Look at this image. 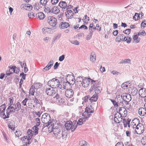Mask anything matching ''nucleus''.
I'll return each instance as SVG.
<instances>
[{
  "mask_svg": "<svg viewBox=\"0 0 146 146\" xmlns=\"http://www.w3.org/2000/svg\"><path fill=\"white\" fill-rule=\"evenodd\" d=\"M53 132L57 139H66L67 134L64 131H61L59 127H56L54 128Z\"/></svg>",
  "mask_w": 146,
  "mask_h": 146,
  "instance_id": "nucleus-1",
  "label": "nucleus"
},
{
  "mask_svg": "<svg viewBox=\"0 0 146 146\" xmlns=\"http://www.w3.org/2000/svg\"><path fill=\"white\" fill-rule=\"evenodd\" d=\"M48 85L49 86L53 88H59L60 84L58 80L54 78L48 81Z\"/></svg>",
  "mask_w": 146,
  "mask_h": 146,
  "instance_id": "nucleus-2",
  "label": "nucleus"
},
{
  "mask_svg": "<svg viewBox=\"0 0 146 146\" xmlns=\"http://www.w3.org/2000/svg\"><path fill=\"white\" fill-rule=\"evenodd\" d=\"M51 117L50 115L48 113H45L42 115L41 117L42 122L46 125L51 122Z\"/></svg>",
  "mask_w": 146,
  "mask_h": 146,
  "instance_id": "nucleus-3",
  "label": "nucleus"
},
{
  "mask_svg": "<svg viewBox=\"0 0 146 146\" xmlns=\"http://www.w3.org/2000/svg\"><path fill=\"white\" fill-rule=\"evenodd\" d=\"M85 121V119L84 117H82L79 119L78 122L76 121H73V125L72 129V131H74L77 126L82 125Z\"/></svg>",
  "mask_w": 146,
  "mask_h": 146,
  "instance_id": "nucleus-4",
  "label": "nucleus"
},
{
  "mask_svg": "<svg viewBox=\"0 0 146 146\" xmlns=\"http://www.w3.org/2000/svg\"><path fill=\"white\" fill-rule=\"evenodd\" d=\"M144 131V126L143 124L140 123L138 124L135 127V131L138 134H142Z\"/></svg>",
  "mask_w": 146,
  "mask_h": 146,
  "instance_id": "nucleus-5",
  "label": "nucleus"
},
{
  "mask_svg": "<svg viewBox=\"0 0 146 146\" xmlns=\"http://www.w3.org/2000/svg\"><path fill=\"white\" fill-rule=\"evenodd\" d=\"M19 67L15 66H8L6 73H19Z\"/></svg>",
  "mask_w": 146,
  "mask_h": 146,
  "instance_id": "nucleus-6",
  "label": "nucleus"
},
{
  "mask_svg": "<svg viewBox=\"0 0 146 146\" xmlns=\"http://www.w3.org/2000/svg\"><path fill=\"white\" fill-rule=\"evenodd\" d=\"M121 97L124 100V102L125 103L126 105H128V102L131 100L130 95L126 93L122 94L121 95Z\"/></svg>",
  "mask_w": 146,
  "mask_h": 146,
  "instance_id": "nucleus-7",
  "label": "nucleus"
},
{
  "mask_svg": "<svg viewBox=\"0 0 146 146\" xmlns=\"http://www.w3.org/2000/svg\"><path fill=\"white\" fill-rule=\"evenodd\" d=\"M47 21L49 25L53 27L57 24V19L53 17H49L48 18Z\"/></svg>",
  "mask_w": 146,
  "mask_h": 146,
  "instance_id": "nucleus-8",
  "label": "nucleus"
},
{
  "mask_svg": "<svg viewBox=\"0 0 146 146\" xmlns=\"http://www.w3.org/2000/svg\"><path fill=\"white\" fill-rule=\"evenodd\" d=\"M5 109L6 106L5 104H3L0 106V116L4 119L7 118V115H6L4 113Z\"/></svg>",
  "mask_w": 146,
  "mask_h": 146,
  "instance_id": "nucleus-9",
  "label": "nucleus"
},
{
  "mask_svg": "<svg viewBox=\"0 0 146 146\" xmlns=\"http://www.w3.org/2000/svg\"><path fill=\"white\" fill-rule=\"evenodd\" d=\"M21 140L22 141L23 145L27 146L29 145L32 142L31 139H30L27 136H25L22 137Z\"/></svg>",
  "mask_w": 146,
  "mask_h": 146,
  "instance_id": "nucleus-10",
  "label": "nucleus"
},
{
  "mask_svg": "<svg viewBox=\"0 0 146 146\" xmlns=\"http://www.w3.org/2000/svg\"><path fill=\"white\" fill-rule=\"evenodd\" d=\"M66 80L72 85H73L75 82V79L73 75L72 74H68L67 75Z\"/></svg>",
  "mask_w": 146,
  "mask_h": 146,
  "instance_id": "nucleus-11",
  "label": "nucleus"
},
{
  "mask_svg": "<svg viewBox=\"0 0 146 146\" xmlns=\"http://www.w3.org/2000/svg\"><path fill=\"white\" fill-rule=\"evenodd\" d=\"M84 80L83 81L82 83L80 86V87L82 86L84 88L88 87L90 83V80L89 78H86L85 77L84 78Z\"/></svg>",
  "mask_w": 146,
  "mask_h": 146,
  "instance_id": "nucleus-12",
  "label": "nucleus"
},
{
  "mask_svg": "<svg viewBox=\"0 0 146 146\" xmlns=\"http://www.w3.org/2000/svg\"><path fill=\"white\" fill-rule=\"evenodd\" d=\"M11 106V105H10L6 110L7 116V118L9 117L10 113L14 112L15 111H16L15 108H14V107Z\"/></svg>",
  "mask_w": 146,
  "mask_h": 146,
  "instance_id": "nucleus-13",
  "label": "nucleus"
},
{
  "mask_svg": "<svg viewBox=\"0 0 146 146\" xmlns=\"http://www.w3.org/2000/svg\"><path fill=\"white\" fill-rule=\"evenodd\" d=\"M74 95L73 90L71 89H67L66 90L65 95L66 97L68 98H71Z\"/></svg>",
  "mask_w": 146,
  "mask_h": 146,
  "instance_id": "nucleus-14",
  "label": "nucleus"
},
{
  "mask_svg": "<svg viewBox=\"0 0 146 146\" xmlns=\"http://www.w3.org/2000/svg\"><path fill=\"white\" fill-rule=\"evenodd\" d=\"M71 85H72L70 84V83L66 81V82H63L62 86L60 84V86L59 87V89L63 90L66 88H69Z\"/></svg>",
  "mask_w": 146,
  "mask_h": 146,
  "instance_id": "nucleus-15",
  "label": "nucleus"
},
{
  "mask_svg": "<svg viewBox=\"0 0 146 146\" xmlns=\"http://www.w3.org/2000/svg\"><path fill=\"white\" fill-rule=\"evenodd\" d=\"M121 115V113L117 112L115 115L114 118V121L115 123H119L120 122L119 120L121 119L122 118Z\"/></svg>",
  "mask_w": 146,
  "mask_h": 146,
  "instance_id": "nucleus-16",
  "label": "nucleus"
},
{
  "mask_svg": "<svg viewBox=\"0 0 146 146\" xmlns=\"http://www.w3.org/2000/svg\"><path fill=\"white\" fill-rule=\"evenodd\" d=\"M45 92L49 96H53L55 93V91L53 90V88H47L46 89Z\"/></svg>",
  "mask_w": 146,
  "mask_h": 146,
  "instance_id": "nucleus-17",
  "label": "nucleus"
},
{
  "mask_svg": "<svg viewBox=\"0 0 146 146\" xmlns=\"http://www.w3.org/2000/svg\"><path fill=\"white\" fill-rule=\"evenodd\" d=\"M126 38V37L123 34H119V35L115 39V41L116 42H120L121 41H125V39Z\"/></svg>",
  "mask_w": 146,
  "mask_h": 146,
  "instance_id": "nucleus-18",
  "label": "nucleus"
},
{
  "mask_svg": "<svg viewBox=\"0 0 146 146\" xmlns=\"http://www.w3.org/2000/svg\"><path fill=\"white\" fill-rule=\"evenodd\" d=\"M73 123L72 124V123L71 121H67L66 122L65 124V126L66 129L68 130H69L72 128L73 125Z\"/></svg>",
  "mask_w": 146,
  "mask_h": 146,
  "instance_id": "nucleus-19",
  "label": "nucleus"
},
{
  "mask_svg": "<svg viewBox=\"0 0 146 146\" xmlns=\"http://www.w3.org/2000/svg\"><path fill=\"white\" fill-rule=\"evenodd\" d=\"M139 93L142 97H146V89L142 88L139 90Z\"/></svg>",
  "mask_w": 146,
  "mask_h": 146,
  "instance_id": "nucleus-20",
  "label": "nucleus"
},
{
  "mask_svg": "<svg viewBox=\"0 0 146 146\" xmlns=\"http://www.w3.org/2000/svg\"><path fill=\"white\" fill-rule=\"evenodd\" d=\"M81 76L78 77L77 78V81L76 82V85H77V87L79 88L80 86L84 80V78Z\"/></svg>",
  "mask_w": 146,
  "mask_h": 146,
  "instance_id": "nucleus-21",
  "label": "nucleus"
},
{
  "mask_svg": "<svg viewBox=\"0 0 146 146\" xmlns=\"http://www.w3.org/2000/svg\"><path fill=\"white\" fill-rule=\"evenodd\" d=\"M42 31L43 33L44 34H45L46 33H48L51 34L53 33L52 29L46 27H44L42 29Z\"/></svg>",
  "mask_w": 146,
  "mask_h": 146,
  "instance_id": "nucleus-22",
  "label": "nucleus"
},
{
  "mask_svg": "<svg viewBox=\"0 0 146 146\" xmlns=\"http://www.w3.org/2000/svg\"><path fill=\"white\" fill-rule=\"evenodd\" d=\"M138 113L141 116H144L146 113V109L143 108H141L139 109Z\"/></svg>",
  "mask_w": 146,
  "mask_h": 146,
  "instance_id": "nucleus-23",
  "label": "nucleus"
},
{
  "mask_svg": "<svg viewBox=\"0 0 146 146\" xmlns=\"http://www.w3.org/2000/svg\"><path fill=\"white\" fill-rule=\"evenodd\" d=\"M44 127H48H48V130L49 132H52V131L53 132L54 129V125H52L51 123H48L46 125H44Z\"/></svg>",
  "mask_w": 146,
  "mask_h": 146,
  "instance_id": "nucleus-24",
  "label": "nucleus"
},
{
  "mask_svg": "<svg viewBox=\"0 0 146 146\" xmlns=\"http://www.w3.org/2000/svg\"><path fill=\"white\" fill-rule=\"evenodd\" d=\"M96 55L94 52L91 53L90 56V60L92 62H95L96 60Z\"/></svg>",
  "mask_w": 146,
  "mask_h": 146,
  "instance_id": "nucleus-25",
  "label": "nucleus"
},
{
  "mask_svg": "<svg viewBox=\"0 0 146 146\" xmlns=\"http://www.w3.org/2000/svg\"><path fill=\"white\" fill-rule=\"evenodd\" d=\"M139 119H135L133 120L131 123V125L133 126L134 128H135L136 126L139 123Z\"/></svg>",
  "mask_w": 146,
  "mask_h": 146,
  "instance_id": "nucleus-26",
  "label": "nucleus"
},
{
  "mask_svg": "<svg viewBox=\"0 0 146 146\" xmlns=\"http://www.w3.org/2000/svg\"><path fill=\"white\" fill-rule=\"evenodd\" d=\"M13 106L16 111H18L21 108V103L19 102H18L17 103L14 104Z\"/></svg>",
  "mask_w": 146,
  "mask_h": 146,
  "instance_id": "nucleus-27",
  "label": "nucleus"
},
{
  "mask_svg": "<svg viewBox=\"0 0 146 146\" xmlns=\"http://www.w3.org/2000/svg\"><path fill=\"white\" fill-rule=\"evenodd\" d=\"M94 111V110L91 106H88L86 108L85 112H86L93 113Z\"/></svg>",
  "mask_w": 146,
  "mask_h": 146,
  "instance_id": "nucleus-28",
  "label": "nucleus"
},
{
  "mask_svg": "<svg viewBox=\"0 0 146 146\" xmlns=\"http://www.w3.org/2000/svg\"><path fill=\"white\" fill-rule=\"evenodd\" d=\"M90 80H91L92 86L91 88V89L93 90L94 88L98 86V81L92 80L90 79Z\"/></svg>",
  "mask_w": 146,
  "mask_h": 146,
  "instance_id": "nucleus-29",
  "label": "nucleus"
},
{
  "mask_svg": "<svg viewBox=\"0 0 146 146\" xmlns=\"http://www.w3.org/2000/svg\"><path fill=\"white\" fill-rule=\"evenodd\" d=\"M60 7L62 9H65L67 7V4L65 1H61L59 4Z\"/></svg>",
  "mask_w": 146,
  "mask_h": 146,
  "instance_id": "nucleus-30",
  "label": "nucleus"
},
{
  "mask_svg": "<svg viewBox=\"0 0 146 146\" xmlns=\"http://www.w3.org/2000/svg\"><path fill=\"white\" fill-rule=\"evenodd\" d=\"M27 135L26 136L30 139H31L33 135H34V131L30 129H29L27 131Z\"/></svg>",
  "mask_w": 146,
  "mask_h": 146,
  "instance_id": "nucleus-31",
  "label": "nucleus"
},
{
  "mask_svg": "<svg viewBox=\"0 0 146 146\" xmlns=\"http://www.w3.org/2000/svg\"><path fill=\"white\" fill-rule=\"evenodd\" d=\"M51 7L50 5L49 6L47 5H45L44 9V11L47 13H49L51 12L52 13V7L50 8Z\"/></svg>",
  "mask_w": 146,
  "mask_h": 146,
  "instance_id": "nucleus-32",
  "label": "nucleus"
},
{
  "mask_svg": "<svg viewBox=\"0 0 146 146\" xmlns=\"http://www.w3.org/2000/svg\"><path fill=\"white\" fill-rule=\"evenodd\" d=\"M130 86V83L128 82H126L123 83L121 85L122 88L124 89H127Z\"/></svg>",
  "mask_w": 146,
  "mask_h": 146,
  "instance_id": "nucleus-33",
  "label": "nucleus"
},
{
  "mask_svg": "<svg viewBox=\"0 0 146 146\" xmlns=\"http://www.w3.org/2000/svg\"><path fill=\"white\" fill-rule=\"evenodd\" d=\"M61 27L62 29L66 28L70 26L69 23L65 22H62L61 23Z\"/></svg>",
  "mask_w": 146,
  "mask_h": 146,
  "instance_id": "nucleus-34",
  "label": "nucleus"
},
{
  "mask_svg": "<svg viewBox=\"0 0 146 146\" xmlns=\"http://www.w3.org/2000/svg\"><path fill=\"white\" fill-rule=\"evenodd\" d=\"M36 15L40 20L43 19L45 17V15L42 12L38 13Z\"/></svg>",
  "mask_w": 146,
  "mask_h": 146,
  "instance_id": "nucleus-35",
  "label": "nucleus"
},
{
  "mask_svg": "<svg viewBox=\"0 0 146 146\" xmlns=\"http://www.w3.org/2000/svg\"><path fill=\"white\" fill-rule=\"evenodd\" d=\"M131 94L133 96H134L136 95L137 93L138 90L135 87H133L131 88Z\"/></svg>",
  "mask_w": 146,
  "mask_h": 146,
  "instance_id": "nucleus-36",
  "label": "nucleus"
},
{
  "mask_svg": "<svg viewBox=\"0 0 146 146\" xmlns=\"http://www.w3.org/2000/svg\"><path fill=\"white\" fill-rule=\"evenodd\" d=\"M98 98V96L97 94H94L92 97H90V99L91 102L92 103L93 102L96 101Z\"/></svg>",
  "mask_w": 146,
  "mask_h": 146,
  "instance_id": "nucleus-37",
  "label": "nucleus"
},
{
  "mask_svg": "<svg viewBox=\"0 0 146 146\" xmlns=\"http://www.w3.org/2000/svg\"><path fill=\"white\" fill-rule=\"evenodd\" d=\"M132 38L133 39V42L136 43L139 42L141 39L140 38L138 37V36L136 35H134L133 36Z\"/></svg>",
  "mask_w": 146,
  "mask_h": 146,
  "instance_id": "nucleus-38",
  "label": "nucleus"
},
{
  "mask_svg": "<svg viewBox=\"0 0 146 146\" xmlns=\"http://www.w3.org/2000/svg\"><path fill=\"white\" fill-rule=\"evenodd\" d=\"M59 12L60 10L57 7H52V13L56 14L59 13Z\"/></svg>",
  "mask_w": 146,
  "mask_h": 146,
  "instance_id": "nucleus-39",
  "label": "nucleus"
},
{
  "mask_svg": "<svg viewBox=\"0 0 146 146\" xmlns=\"http://www.w3.org/2000/svg\"><path fill=\"white\" fill-rule=\"evenodd\" d=\"M120 99V98H118L117 99V103L118 105H119V106H123L124 105V100L121 98Z\"/></svg>",
  "mask_w": 146,
  "mask_h": 146,
  "instance_id": "nucleus-40",
  "label": "nucleus"
},
{
  "mask_svg": "<svg viewBox=\"0 0 146 146\" xmlns=\"http://www.w3.org/2000/svg\"><path fill=\"white\" fill-rule=\"evenodd\" d=\"M95 93L98 95V94L100 93L102 90L101 87L99 86H97L94 88Z\"/></svg>",
  "mask_w": 146,
  "mask_h": 146,
  "instance_id": "nucleus-41",
  "label": "nucleus"
},
{
  "mask_svg": "<svg viewBox=\"0 0 146 146\" xmlns=\"http://www.w3.org/2000/svg\"><path fill=\"white\" fill-rule=\"evenodd\" d=\"M90 113L85 112L82 113V116H84V118L85 119H88V117L90 116L91 114Z\"/></svg>",
  "mask_w": 146,
  "mask_h": 146,
  "instance_id": "nucleus-42",
  "label": "nucleus"
},
{
  "mask_svg": "<svg viewBox=\"0 0 146 146\" xmlns=\"http://www.w3.org/2000/svg\"><path fill=\"white\" fill-rule=\"evenodd\" d=\"M42 85L40 83H36L34 84V87L36 89H38L42 87Z\"/></svg>",
  "mask_w": 146,
  "mask_h": 146,
  "instance_id": "nucleus-43",
  "label": "nucleus"
},
{
  "mask_svg": "<svg viewBox=\"0 0 146 146\" xmlns=\"http://www.w3.org/2000/svg\"><path fill=\"white\" fill-rule=\"evenodd\" d=\"M35 89L34 86L32 85L31 87L29 90V94H31L32 95H34L35 92Z\"/></svg>",
  "mask_w": 146,
  "mask_h": 146,
  "instance_id": "nucleus-44",
  "label": "nucleus"
},
{
  "mask_svg": "<svg viewBox=\"0 0 146 146\" xmlns=\"http://www.w3.org/2000/svg\"><path fill=\"white\" fill-rule=\"evenodd\" d=\"M38 126H34L32 128V129H33L34 131V135H35L38 133V128L37 127Z\"/></svg>",
  "mask_w": 146,
  "mask_h": 146,
  "instance_id": "nucleus-45",
  "label": "nucleus"
},
{
  "mask_svg": "<svg viewBox=\"0 0 146 146\" xmlns=\"http://www.w3.org/2000/svg\"><path fill=\"white\" fill-rule=\"evenodd\" d=\"M90 97L89 96H86L84 98V101L85 102H88L89 103H91L90 99Z\"/></svg>",
  "mask_w": 146,
  "mask_h": 146,
  "instance_id": "nucleus-46",
  "label": "nucleus"
},
{
  "mask_svg": "<svg viewBox=\"0 0 146 146\" xmlns=\"http://www.w3.org/2000/svg\"><path fill=\"white\" fill-rule=\"evenodd\" d=\"M33 8V7L30 4H26L25 10L30 11L32 10Z\"/></svg>",
  "mask_w": 146,
  "mask_h": 146,
  "instance_id": "nucleus-47",
  "label": "nucleus"
},
{
  "mask_svg": "<svg viewBox=\"0 0 146 146\" xmlns=\"http://www.w3.org/2000/svg\"><path fill=\"white\" fill-rule=\"evenodd\" d=\"M140 18L139 14L137 13H136L135 15L133 16V19L135 21L138 20Z\"/></svg>",
  "mask_w": 146,
  "mask_h": 146,
  "instance_id": "nucleus-48",
  "label": "nucleus"
},
{
  "mask_svg": "<svg viewBox=\"0 0 146 146\" xmlns=\"http://www.w3.org/2000/svg\"><path fill=\"white\" fill-rule=\"evenodd\" d=\"M141 142L143 145H146V136H144L141 139Z\"/></svg>",
  "mask_w": 146,
  "mask_h": 146,
  "instance_id": "nucleus-49",
  "label": "nucleus"
},
{
  "mask_svg": "<svg viewBox=\"0 0 146 146\" xmlns=\"http://www.w3.org/2000/svg\"><path fill=\"white\" fill-rule=\"evenodd\" d=\"M123 122L124 123V127H126L127 125H128V127H130V125L129 123H128V122H127V121L125 119H123Z\"/></svg>",
  "mask_w": 146,
  "mask_h": 146,
  "instance_id": "nucleus-50",
  "label": "nucleus"
},
{
  "mask_svg": "<svg viewBox=\"0 0 146 146\" xmlns=\"http://www.w3.org/2000/svg\"><path fill=\"white\" fill-rule=\"evenodd\" d=\"M119 111H121L124 113V115H126L127 111V110L123 108H121L119 110Z\"/></svg>",
  "mask_w": 146,
  "mask_h": 146,
  "instance_id": "nucleus-51",
  "label": "nucleus"
},
{
  "mask_svg": "<svg viewBox=\"0 0 146 146\" xmlns=\"http://www.w3.org/2000/svg\"><path fill=\"white\" fill-rule=\"evenodd\" d=\"M35 120L36 125V126H39L40 123V119L38 118H37L35 119Z\"/></svg>",
  "mask_w": 146,
  "mask_h": 146,
  "instance_id": "nucleus-52",
  "label": "nucleus"
},
{
  "mask_svg": "<svg viewBox=\"0 0 146 146\" xmlns=\"http://www.w3.org/2000/svg\"><path fill=\"white\" fill-rule=\"evenodd\" d=\"M139 36L141 35L143 36H145L146 35V33L144 30H143L142 31H140L137 34Z\"/></svg>",
  "mask_w": 146,
  "mask_h": 146,
  "instance_id": "nucleus-53",
  "label": "nucleus"
},
{
  "mask_svg": "<svg viewBox=\"0 0 146 146\" xmlns=\"http://www.w3.org/2000/svg\"><path fill=\"white\" fill-rule=\"evenodd\" d=\"M42 113V112L40 111L38 112L35 111L34 112V114L37 115L38 117H40V115Z\"/></svg>",
  "mask_w": 146,
  "mask_h": 146,
  "instance_id": "nucleus-54",
  "label": "nucleus"
},
{
  "mask_svg": "<svg viewBox=\"0 0 146 146\" xmlns=\"http://www.w3.org/2000/svg\"><path fill=\"white\" fill-rule=\"evenodd\" d=\"M11 74H7V75L5 76V75L4 74H1L0 75V79H3L4 77L6 78L7 77V76H10Z\"/></svg>",
  "mask_w": 146,
  "mask_h": 146,
  "instance_id": "nucleus-55",
  "label": "nucleus"
},
{
  "mask_svg": "<svg viewBox=\"0 0 146 146\" xmlns=\"http://www.w3.org/2000/svg\"><path fill=\"white\" fill-rule=\"evenodd\" d=\"M110 100L112 102L114 107H116L119 106L118 105L117 102H116L115 101L113 100H112L111 99H110Z\"/></svg>",
  "mask_w": 146,
  "mask_h": 146,
  "instance_id": "nucleus-56",
  "label": "nucleus"
},
{
  "mask_svg": "<svg viewBox=\"0 0 146 146\" xmlns=\"http://www.w3.org/2000/svg\"><path fill=\"white\" fill-rule=\"evenodd\" d=\"M33 6L35 10H38L40 8L38 4L37 3H35L34 5Z\"/></svg>",
  "mask_w": 146,
  "mask_h": 146,
  "instance_id": "nucleus-57",
  "label": "nucleus"
},
{
  "mask_svg": "<svg viewBox=\"0 0 146 146\" xmlns=\"http://www.w3.org/2000/svg\"><path fill=\"white\" fill-rule=\"evenodd\" d=\"M89 17H88L87 15H85L84 17L82 20L84 23H86L87 22L86 20H87L88 21H89Z\"/></svg>",
  "mask_w": 146,
  "mask_h": 146,
  "instance_id": "nucleus-58",
  "label": "nucleus"
},
{
  "mask_svg": "<svg viewBox=\"0 0 146 146\" xmlns=\"http://www.w3.org/2000/svg\"><path fill=\"white\" fill-rule=\"evenodd\" d=\"M15 134L17 137H19L21 135L22 132L20 131H16L15 132Z\"/></svg>",
  "mask_w": 146,
  "mask_h": 146,
  "instance_id": "nucleus-59",
  "label": "nucleus"
},
{
  "mask_svg": "<svg viewBox=\"0 0 146 146\" xmlns=\"http://www.w3.org/2000/svg\"><path fill=\"white\" fill-rule=\"evenodd\" d=\"M28 16L30 18H33L35 17L34 14L32 12H30L28 14Z\"/></svg>",
  "mask_w": 146,
  "mask_h": 146,
  "instance_id": "nucleus-60",
  "label": "nucleus"
},
{
  "mask_svg": "<svg viewBox=\"0 0 146 146\" xmlns=\"http://www.w3.org/2000/svg\"><path fill=\"white\" fill-rule=\"evenodd\" d=\"M131 30L130 29H127L126 30L123 31V32L124 33L127 35H129L131 32Z\"/></svg>",
  "mask_w": 146,
  "mask_h": 146,
  "instance_id": "nucleus-61",
  "label": "nucleus"
},
{
  "mask_svg": "<svg viewBox=\"0 0 146 146\" xmlns=\"http://www.w3.org/2000/svg\"><path fill=\"white\" fill-rule=\"evenodd\" d=\"M70 42L72 44L75 45H78L79 44V42L76 40L73 41H70Z\"/></svg>",
  "mask_w": 146,
  "mask_h": 146,
  "instance_id": "nucleus-62",
  "label": "nucleus"
},
{
  "mask_svg": "<svg viewBox=\"0 0 146 146\" xmlns=\"http://www.w3.org/2000/svg\"><path fill=\"white\" fill-rule=\"evenodd\" d=\"M47 2V0H40V3L43 6L46 5Z\"/></svg>",
  "mask_w": 146,
  "mask_h": 146,
  "instance_id": "nucleus-63",
  "label": "nucleus"
},
{
  "mask_svg": "<svg viewBox=\"0 0 146 146\" xmlns=\"http://www.w3.org/2000/svg\"><path fill=\"white\" fill-rule=\"evenodd\" d=\"M131 40V38L128 37H126L125 39V41H126V42L127 43H130Z\"/></svg>",
  "mask_w": 146,
  "mask_h": 146,
  "instance_id": "nucleus-64",
  "label": "nucleus"
}]
</instances>
